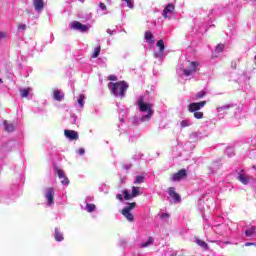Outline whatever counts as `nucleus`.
Segmentation results:
<instances>
[{
    "label": "nucleus",
    "instance_id": "obj_51",
    "mask_svg": "<svg viewBox=\"0 0 256 256\" xmlns=\"http://www.w3.org/2000/svg\"><path fill=\"white\" fill-rule=\"evenodd\" d=\"M122 1H126L127 2V0H122Z\"/></svg>",
    "mask_w": 256,
    "mask_h": 256
},
{
    "label": "nucleus",
    "instance_id": "obj_36",
    "mask_svg": "<svg viewBox=\"0 0 256 256\" xmlns=\"http://www.w3.org/2000/svg\"><path fill=\"white\" fill-rule=\"evenodd\" d=\"M17 27H18V29H20L21 31H25V29H27V25L21 24V23L18 24Z\"/></svg>",
    "mask_w": 256,
    "mask_h": 256
},
{
    "label": "nucleus",
    "instance_id": "obj_24",
    "mask_svg": "<svg viewBox=\"0 0 256 256\" xmlns=\"http://www.w3.org/2000/svg\"><path fill=\"white\" fill-rule=\"evenodd\" d=\"M135 207H137V203L136 202H132V203H128V206L124 207L123 210L124 211H133V209H135Z\"/></svg>",
    "mask_w": 256,
    "mask_h": 256
},
{
    "label": "nucleus",
    "instance_id": "obj_27",
    "mask_svg": "<svg viewBox=\"0 0 256 256\" xmlns=\"http://www.w3.org/2000/svg\"><path fill=\"white\" fill-rule=\"evenodd\" d=\"M245 235H246L247 237H251L252 235H255V227H252V228L246 230V231H245Z\"/></svg>",
    "mask_w": 256,
    "mask_h": 256
},
{
    "label": "nucleus",
    "instance_id": "obj_4",
    "mask_svg": "<svg viewBox=\"0 0 256 256\" xmlns=\"http://www.w3.org/2000/svg\"><path fill=\"white\" fill-rule=\"evenodd\" d=\"M45 197L47 199V205H53L55 203V190L53 187L47 188Z\"/></svg>",
    "mask_w": 256,
    "mask_h": 256
},
{
    "label": "nucleus",
    "instance_id": "obj_19",
    "mask_svg": "<svg viewBox=\"0 0 256 256\" xmlns=\"http://www.w3.org/2000/svg\"><path fill=\"white\" fill-rule=\"evenodd\" d=\"M101 54V45H98L97 47L94 48V51L91 55L92 59H97L99 55Z\"/></svg>",
    "mask_w": 256,
    "mask_h": 256
},
{
    "label": "nucleus",
    "instance_id": "obj_9",
    "mask_svg": "<svg viewBox=\"0 0 256 256\" xmlns=\"http://www.w3.org/2000/svg\"><path fill=\"white\" fill-rule=\"evenodd\" d=\"M57 175L59 179H65L61 180L62 185H69V178L65 175V172L59 168L56 169Z\"/></svg>",
    "mask_w": 256,
    "mask_h": 256
},
{
    "label": "nucleus",
    "instance_id": "obj_28",
    "mask_svg": "<svg viewBox=\"0 0 256 256\" xmlns=\"http://www.w3.org/2000/svg\"><path fill=\"white\" fill-rule=\"evenodd\" d=\"M223 49H225V44H218L216 46L215 52L216 53H223Z\"/></svg>",
    "mask_w": 256,
    "mask_h": 256
},
{
    "label": "nucleus",
    "instance_id": "obj_49",
    "mask_svg": "<svg viewBox=\"0 0 256 256\" xmlns=\"http://www.w3.org/2000/svg\"><path fill=\"white\" fill-rule=\"evenodd\" d=\"M0 83H3V79H0Z\"/></svg>",
    "mask_w": 256,
    "mask_h": 256
},
{
    "label": "nucleus",
    "instance_id": "obj_32",
    "mask_svg": "<svg viewBox=\"0 0 256 256\" xmlns=\"http://www.w3.org/2000/svg\"><path fill=\"white\" fill-rule=\"evenodd\" d=\"M205 95H207V92L202 90L196 94V99H203V97H205Z\"/></svg>",
    "mask_w": 256,
    "mask_h": 256
},
{
    "label": "nucleus",
    "instance_id": "obj_37",
    "mask_svg": "<svg viewBox=\"0 0 256 256\" xmlns=\"http://www.w3.org/2000/svg\"><path fill=\"white\" fill-rule=\"evenodd\" d=\"M99 7H100V9H102V11H107V6L105 5V3L100 2Z\"/></svg>",
    "mask_w": 256,
    "mask_h": 256
},
{
    "label": "nucleus",
    "instance_id": "obj_3",
    "mask_svg": "<svg viewBox=\"0 0 256 256\" xmlns=\"http://www.w3.org/2000/svg\"><path fill=\"white\" fill-rule=\"evenodd\" d=\"M206 105H207V101L193 102L188 105V110L190 111V113H196Z\"/></svg>",
    "mask_w": 256,
    "mask_h": 256
},
{
    "label": "nucleus",
    "instance_id": "obj_33",
    "mask_svg": "<svg viewBox=\"0 0 256 256\" xmlns=\"http://www.w3.org/2000/svg\"><path fill=\"white\" fill-rule=\"evenodd\" d=\"M203 112H199V111H197V112H194V117H195V119H203Z\"/></svg>",
    "mask_w": 256,
    "mask_h": 256
},
{
    "label": "nucleus",
    "instance_id": "obj_46",
    "mask_svg": "<svg viewBox=\"0 0 256 256\" xmlns=\"http://www.w3.org/2000/svg\"><path fill=\"white\" fill-rule=\"evenodd\" d=\"M245 245H246V247H250V245H253V243L247 242Z\"/></svg>",
    "mask_w": 256,
    "mask_h": 256
},
{
    "label": "nucleus",
    "instance_id": "obj_25",
    "mask_svg": "<svg viewBox=\"0 0 256 256\" xmlns=\"http://www.w3.org/2000/svg\"><path fill=\"white\" fill-rule=\"evenodd\" d=\"M20 93L22 98L29 97V94L31 93V88L22 89L20 90Z\"/></svg>",
    "mask_w": 256,
    "mask_h": 256
},
{
    "label": "nucleus",
    "instance_id": "obj_14",
    "mask_svg": "<svg viewBox=\"0 0 256 256\" xmlns=\"http://www.w3.org/2000/svg\"><path fill=\"white\" fill-rule=\"evenodd\" d=\"M54 239L55 241H58V242H61L65 239V237H63V232H60L59 228H55Z\"/></svg>",
    "mask_w": 256,
    "mask_h": 256
},
{
    "label": "nucleus",
    "instance_id": "obj_43",
    "mask_svg": "<svg viewBox=\"0 0 256 256\" xmlns=\"http://www.w3.org/2000/svg\"><path fill=\"white\" fill-rule=\"evenodd\" d=\"M168 217H169V214H167V213H163L161 215V219H167Z\"/></svg>",
    "mask_w": 256,
    "mask_h": 256
},
{
    "label": "nucleus",
    "instance_id": "obj_35",
    "mask_svg": "<svg viewBox=\"0 0 256 256\" xmlns=\"http://www.w3.org/2000/svg\"><path fill=\"white\" fill-rule=\"evenodd\" d=\"M183 73H184V75H186V77H189V76L193 75L194 72L191 71V69H184Z\"/></svg>",
    "mask_w": 256,
    "mask_h": 256
},
{
    "label": "nucleus",
    "instance_id": "obj_18",
    "mask_svg": "<svg viewBox=\"0 0 256 256\" xmlns=\"http://www.w3.org/2000/svg\"><path fill=\"white\" fill-rule=\"evenodd\" d=\"M4 127L5 131H7L8 133H13V131H15V125H13V123H8L7 121H4Z\"/></svg>",
    "mask_w": 256,
    "mask_h": 256
},
{
    "label": "nucleus",
    "instance_id": "obj_10",
    "mask_svg": "<svg viewBox=\"0 0 256 256\" xmlns=\"http://www.w3.org/2000/svg\"><path fill=\"white\" fill-rule=\"evenodd\" d=\"M168 195L170 197H172V199L174 201H176L177 203H179V201H181V196L179 194H177V192H175V188L174 187H170L168 189Z\"/></svg>",
    "mask_w": 256,
    "mask_h": 256
},
{
    "label": "nucleus",
    "instance_id": "obj_42",
    "mask_svg": "<svg viewBox=\"0 0 256 256\" xmlns=\"http://www.w3.org/2000/svg\"><path fill=\"white\" fill-rule=\"evenodd\" d=\"M7 34L5 32H0V39H5Z\"/></svg>",
    "mask_w": 256,
    "mask_h": 256
},
{
    "label": "nucleus",
    "instance_id": "obj_50",
    "mask_svg": "<svg viewBox=\"0 0 256 256\" xmlns=\"http://www.w3.org/2000/svg\"><path fill=\"white\" fill-rule=\"evenodd\" d=\"M62 181H65V178H62Z\"/></svg>",
    "mask_w": 256,
    "mask_h": 256
},
{
    "label": "nucleus",
    "instance_id": "obj_7",
    "mask_svg": "<svg viewBox=\"0 0 256 256\" xmlns=\"http://www.w3.org/2000/svg\"><path fill=\"white\" fill-rule=\"evenodd\" d=\"M173 11H175V5L169 3L163 10V17H165V19H171Z\"/></svg>",
    "mask_w": 256,
    "mask_h": 256
},
{
    "label": "nucleus",
    "instance_id": "obj_22",
    "mask_svg": "<svg viewBox=\"0 0 256 256\" xmlns=\"http://www.w3.org/2000/svg\"><path fill=\"white\" fill-rule=\"evenodd\" d=\"M97 209V206L95 204L87 203L86 204V211L87 213H93Z\"/></svg>",
    "mask_w": 256,
    "mask_h": 256
},
{
    "label": "nucleus",
    "instance_id": "obj_17",
    "mask_svg": "<svg viewBox=\"0 0 256 256\" xmlns=\"http://www.w3.org/2000/svg\"><path fill=\"white\" fill-rule=\"evenodd\" d=\"M201 64L199 63V62H197V61H192V62H190V66H189V68H190V70L192 71V72H194V73H197V71H199V66H200Z\"/></svg>",
    "mask_w": 256,
    "mask_h": 256
},
{
    "label": "nucleus",
    "instance_id": "obj_41",
    "mask_svg": "<svg viewBox=\"0 0 256 256\" xmlns=\"http://www.w3.org/2000/svg\"><path fill=\"white\" fill-rule=\"evenodd\" d=\"M116 199H118V201H123V194H117Z\"/></svg>",
    "mask_w": 256,
    "mask_h": 256
},
{
    "label": "nucleus",
    "instance_id": "obj_31",
    "mask_svg": "<svg viewBox=\"0 0 256 256\" xmlns=\"http://www.w3.org/2000/svg\"><path fill=\"white\" fill-rule=\"evenodd\" d=\"M124 199L126 201H129V200L133 199V196H132V194H129V191L124 190Z\"/></svg>",
    "mask_w": 256,
    "mask_h": 256
},
{
    "label": "nucleus",
    "instance_id": "obj_39",
    "mask_svg": "<svg viewBox=\"0 0 256 256\" xmlns=\"http://www.w3.org/2000/svg\"><path fill=\"white\" fill-rule=\"evenodd\" d=\"M108 80H109V81H117V76H115V75H110V76H108Z\"/></svg>",
    "mask_w": 256,
    "mask_h": 256
},
{
    "label": "nucleus",
    "instance_id": "obj_48",
    "mask_svg": "<svg viewBox=\"0 0 256 256\" xmlns=\"http://www.w3.org/2000/svg\"><path fill=\"white\" fill-rule=\"evenodd\" d=\"M80 1V3H85V0H79Z\"/></svg>",
    "mask_w": 256,
    "mask_h": 256
},
{
    "label": "nucleus",
    "instance_id": "obj_21",
    "mask_svg": "<svg viewBox=\"0 0 256 256\" xmlns=\"http://www.w3.org/2000/svg\"><path fill=\"white\" fill-rule=\"evenodd\" d=\"M154 241L155 239L153 238V236H150L147 242L141 244V247L145 249V247H149V245H153Z\"/></svg>",
    "mask_w": 256,
    "mask_h": 256
},
{
    "label": "nucleus",
    "instance_id": "obj_1",
    "mask_svg": "<svg viewBox=\"0 0 256 256\" xmlns=\"http://www.w3.org/2000/svg\"><path fill=\"white\" fill-rule=\"evenodd\" d=\"M108 89L111 91V94L115 97H125V93H127V89H129V84L125 81L119 82H109Z\"/></svg>",
    "mask_w": 256,
    "mask_h": 256
},
{
    "label": "nucleus",
    "instance_id": "obj_8",
    "mask_svg": "<svg viewBox=\"0 0 256 256\" xmlns=\"http://www.w3.org/2000/svg\"><path fill=\"white\" fill-rule=\"evenodd\" d=\"M64 135L67 139H70V141H77V139H79V133L75 130H64Z\"/></svg>",
    "mask_w": 256,
    "mask_h": 256
},
{
    "label": "nucleus",
    "instance_id": "obj_29",
    "mask_svg": "<svg viewBox=\"0 0 256 256\" xmlns=\"http://www.w3.org/2000/svg\"><path fill=\"white\" fill-rule=\"evenodd\" d=\"M84 103H85V95L80 94L78 98V105H80V107H83Z\"/></svg>",
    "mask_w": 256,
    "mask_h": 256
},
{
    "label": "nucleus",
    "instance_id": "obj_5",
    "mask_svg": "<svg viewBox=\"0 0 256 256\" xmlns=\"http://www.w3.org/2000/svg\"><path fill=\"white\" fill-rule=\"evenodd\" d=\"M71 29H74L75 31H81V33H87L89 27H87V25L81 24L79 21H74L72 23Z\"/></svg>",
    "mask_w": 256,
    "mask_h": 256
},
{
    "label": "nucleus",
    "instance_id": "obj_44",
    "mask_svg": "<svg viewBox=\"0 0 256 256\" xmlns=\"http://www.w3.org/2000/svg\"><path fill=\"white\" fill-rule=\"evenodd\" d=\"M232 69H237V62H231Z\"/></svg>",
    "mask_w": 256,
    "mask_h": 256
},
{
    "label": "nucleus",
    "instance_id": "obj_23",
    "mask_svg": "<svg viewBox=\"0 0 256 256\" xmlns=\"http://www.w3.org/2000/svg\"><path fill=\"white\" fill-rule=\"evenodd\" d=\"M145 39L147 43H153V33L151 31L145 32Z\"/></svg>",
    "mask_w": 256,
    "mask_h": 256
},
{
    "label": "nucleus",
    "instance_id": "obj_26",
    "mask_svg": "<svg viewBox=\"0 0 256 256\" xmlns=\"http://www.w3.org/2000/svg\"><path fill=\"white\" fill-rule=\"evenodd\" d=\"M140 183H145V176H136L134 184L140 185Z\"/></svg>",
    "mask_w": 256,
    "mask_h": 256
},
{
    "label": "nucleus",
    "instance_id": "obj_30",
    "mask_svg": "<svg viewBox=\"0 0 256 256\" xmlns=\"http://www.w3.org/2000/svg\"><path fill=\"white\" fill-rule=\"evenodd\" d=\"M132 197H137L139 195V187H132V193H131Z\"/></svg>",
    "mask_w": 256,
    "mask_h": 256
},
{
    "label": "nucleus",
    "instance_id": "obj_13",
    "mask_svg": "<svg viewBox=\"0 0 256 256\" xmlns=\"http://www.w3.org/2000/svg\"><path fill=\"white\" fill-rule=\"evenodd\" d=\"M121 213H122L123 216L126 217L127 221H134L135 220V216L130 211L122 209Z\"/></svg>",
    "mask_w": 256,
    "mask_h": 256
},
{
    "label": "nucleus",
    "instance_id": "obj_47",
    "mask_svg": "<svg viewBox=\"0 0 256 256\" xmlns=\"http://www.w3.org/2000/svg\"><path fill=\"white\" fill-rule=\"evenodd\" d=\"M224 244H225V245H231V242L226 241V242H224Z\"/></svg>",
    "mask_w": 256,
    "mask_h": 256
},
{
    "label": "nucleus",
    "instance_id": "obj_40",
    "mask_svg": "<svg viewBox=\"0 0 256 256\" xmlns=\"http://www.w3.org/2000/svg\"><path fill=\"white\" fill-rule=\"evenodd\" d=\"M78 155H85V149L83 148L78 149Z\"/></svg>",
    "mask_w": 256,
    "mask_h": 256
},
{
    "label": "nucleus",
    "instance_id": "obj_16",
    "mask_svg": "<svg viewBox=\"0 0 256 256\" xmlns=\"http://www.w3.org/2000/svg\"><path fill=\"white\" fill-rule=\"evenodd\" d=\"M53 93L55 101H61L62 99H65V94H63L61 90H54Z\"/></svg>",
    "mask_w": 256,
    "mask_h": 256
},
{
    "label": "nucleus",
    "instance_id": "obj_6",
    "mask_svg": "<svg viewBox=\"0 0 256 256\" xmlns=\"http://www.w3.org/2000/svg\"><path fill=\"white\" fill-rule=\"evenodd\" d=\"M186 175H187V170L181 169L172 175L171 181H174V182L181 181V179H185Z\"/></svg>",
    "mask_w": 256,
    "mask_h": 256
},
{
    "label": "nucleus",
    "instance_id": "obj_38",
    "mask_svg": "<svg viewBox=\"0 0 256 256\" xmlns=\"http://www.w3.org/2000/svg\"><path fill=\"white\" fill-rule=\"evenodd\" d=\"M126 4H127V7H129V9H133V1L127 0Z\"/></svg>",
    "mask_w": 256,
    "mask_h": 256
},
{
    "label": "nucleus",
    "instance_id": "obj_11",
    "mask_svg": "<svg viewBox=\"0 0 256 256\" xmlns=\"http://www.w3.org/2000/svg\"><path fill=\"white\" fill-rule=\"evenodd\" d=\"M33 6L36 11L41 12L45 9V2L43 0H33Z\"/></svg>",
    "mask_w": 256,
    "mask_h": 256
},
{
    "label": "nucleus",
    "instance_id": "obj_34",
    "mask_svg": "<svg viewBox=\"0 0 256 256\" xmlns=\"http://www.w3.org/2000/svg\"><path fill=\"white\" fill-rule=\"evenodd\" d=\"M180 125L182 128H185V127H189V125H191V124L189 123V120H182L180 122Z\"/></svg>",
    "mask_w": 256,
    "mask_h": 256
},
{
    "label": "nucleus",
    "instance_id": "obj_45",
    "mask_svg": "<svg viewBox=\"0 0 256 256\" xmlns=\"http://www.w3.org/2000/svg\"><path fill=\"white\" fill-rule=\"evenodd\" d=\"M107 33H108L109 35H113V32L111 31V29H108V30H107Z\"/></svg>",
    "mask_w": 256,
    "mask_h": 256
},
{
    "label": "nucleus",
    "instance_id": "obj_20",
    "mask_svg": "<svg viewBox=\"0 0 256 256\" xmlns=\"http://www.w3.org/2000/svg\"><path fill=\"white\" fill-rule=\"evenodd\" d=\"M156 47L159 48L160 53H163L165 51V42L163 41V39L158 40V42L156 43Z\"/></svg>",
    "mask_w": 256,
    "mask_h": 256
},
{
    "label": "nucleus",
    "instance_id": "obj_2",
    "mask_svg": "<svg viewBox=\"0 0 256 256\" xmlns=\"http://www.w3.org/2000/svg\"><path fill=\"white\" fill-rule=\"evenodd\" d=\"M137 105L142 113L148 112L147 115L142 116L141 121H149L153 117V113H155L153 111V104L145 103L143 96H140Z\"/></svg>",
    "mask_w": 256,
    "mask_h": 256
},
{
    "label": "nucleus",
    "instance_id": "obj_12",
    "mask_svg": "<svg viewBox=\"0 0 256 256\" xmlns=\"http://www.w3.org/2000/svg\"><path fill=\"white\" fill-rule=\"evenodd\" d=\"M238 181H240V183H242L243 185H248L250 178L249 176L243 174V173H239L238 177H237Z\"/></svg>",
    "mask_w": 256,
    "mask_h": 256
},
{
    "label": "nucleus",
    "instance_id": "obj_15",
    "mask_svg": "<svg viewBox=\"0 0 256 256\" xmlns=\"http://www.w3.org/2000/svg\"><path fill=\"white\" fill-rule=\"evenodd\" d=\"M196 243L205 251H209V244H207V242H205L204 240L196 238Z\"/></svg>",
    "mask_w": 256,
    "mask_h": 256
}]
</instances>
